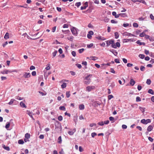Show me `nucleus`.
Instances as JSON below:
<instances>
[{
  "label": "nucleus",
  "mask_w": 154,
  "mask_h": 154,
  "mask_svg": "<svg viewBox=\"0 0 154 154\" xmlns=\"http://www.w3.org/2000/svg\"><path fill=\"white\" fill-rule=\"evenodd\" d=\"M89 58L90 59L93 60H95L98 59V58L97 57L95 56L91 57H90Z\"/></svg>",
  "instance_id": "6ab92c4d"
},
{
  "label": "nucleus",
  "mask_w": 154,
  "mask_h": 154,
  "mask_svg": "<svg viewBox=\"0 0 154 154\" xmlns=\"http://www.w3.org/2000/svg\"><path fill=\"white\" fill-rule=\"evenodd\" d=\"M59 109L60 110L65 111L66 110V108L64 106H60L59 107Z\"/></svg>",
  "instance_id": "bb28decb"
},
{
  "label": "nucleus",
  "mask_w": 154,
  "mask_h": 154,
  "mask_svg": "<svg viewBox=\"0 0 154 154\" xmlns=\"http://www.w3.org/2000/svg\"><path fill=\"white\" fill-rule=\"evenodd\" d=\"M3 147L7 151H9L10 149L8 146H5L4 145L3 146Z\"/></svg>",
  "instance_id": "4be33fe9"
},
{
  "label": "nucleus",
  "mask_w": 154,
  "mask_h": 154,
  "mask_svg": "<svg viewBox=\"0 0 154 154\" xmlns=\"http://www.w3.org/2000/svg\"><path fill=\"white\" fill-rule=\"evenodd\" d=\"M133 26L137 28L138 27V25L137 23H134L133 24Z\"/></svg>",
  "instance_id": "de8ad7c7"
},
{
  "label": "nucleus",
  "mask_w": 154,
  "mask_h": 154,
  "mask_svg": "<svg viewBox=\"0 0 154 154\" xmlns=\"http://www.w3.org/2000/svg\"><path fill=\"white\" fill-rule=\"evenodd\" d=\"M66 96L67 98L69 97L70 96V92L69 91H67L66 93Z\"/></svg>",
  "instance_id": "e433bc0d"
},
{
  "label": "nucleus",
  "mask_w": 154,
  "mask_h": 154,
  "mask_svg": "<svg viewBox=\"0 0 154 154\" xmlns=\"http://www.w3.org/2000/svg\"><path fill=\"white\" fill-rule=\"evenodd\" d=\"M76 131V129L75 128L73 129L72 131H68V133L70 135H72Z\"/></svg>",
  "instance_id": "9d476101"
},
{
  "label": "nucleus",
  "mask_w": 154,
  "mask_h": 154,
  "mask_svg": "<svg viewBox=\"0 0 154 154\" xmlns=\"http://www.w3.org/2000/svg\"><path fill=\"white\" fill-rule=\"evenodd\" d=\"M9 34L8 33V32L6 33L5 34L4 37V38L6 39H8L9 38Z\"/></svg>",
  "instance_id": "f3484780"
},
{
  "label": "nucleus",
  "mask_w": 154,
  "mask_h": 154,
  "mask_svg": "<svg viewBox=\"0 0 154 154\" xmlns=\"http://www.w3.org/2000/svg\"><path fill=\"white\" fill-rule=\"evenodd\" d=\"M90 75L87 76L85 78V80H86L85 81L84 83L86 85H88L91 82V79L89 78V76Z\"/></svg>",
  "instance_id": "f03ea898"
},
{
  "label": "nucleus",
  "mask_w": 154,
  "mask_h": 154,
  "mask_svg": "<svg viewBox=\"0 0 154 154\" xmlns=\"http://www.w3.org/2000/svg\"><path fill=\"white\" fill-rule=\"evenodd\" d=\"M145 35H146V34L144 32H143L140 33V37H144Z\"/></svg>",
  "instance_id": "ea45409f"
},
{
  "label": "nucleus",
  "mask_w": 154,
  "mask_h": 154,
  "mask_svg": "<svg viewBox=\"0 0 154 154\" xmlns=\"http://www.w3.org/2000/svg\"><path fill=\"white\" fill-rule=\"evenodd\" d=\"M109 123V121L108 120H106V121H104V124H106V125H107Z\"/></svg>",
  "instance_id": "e2e57ef3"
},
{
  "label": "nucleus",
  "mask_w": 154,
  "mask_h": 154,
  "mask_svg": "<svg viewBox=\"0 0 154 154\" xmlns=\"http://www.w3.org/2000/svg\"><path fill=\"white\" fill-rule=\"evenodd\" d=\"M57 52V51H55L52 53V55L54 57L56 56Z\"/></svg>",
  "instance_id": "09e8293b"
},
{
  "label": "nucleus",
  "mask_w": 154,
  "mask_h": 154,
  "mask_svg": "<svg viewBox=\"0 0 154 154\" xmlns=\"http://www.w3.org/2000/svg\"><path fill=\"white\" fill-rule=\"evenodd\" d=\"M71 54L74 57H75L76 56V52L74 51H72L71 52Z\"/></svg>",
  "instance_id": "58836bf2"
},
{
  "label": "nucleus",
  "mask_w": 154,
  "mask_h": 154,
  "mask_svg": "<svg viewBox=\"0 0 154 154\" xmlns=\"http://www.w3.org/2000/svg\"><path fill=\"white\" fill-rule=\"evenodd\" d=\"M139 57L141 59H143L144 58L145 56L144 54H140L139 55Z\"/></svg>",
  "instance_id": "f704fd0d"
},
{
  "label": "nucleus",
  "mask_w": 154,
  "mask_h": 154,
  "mask_svg": "<svg viewBox=\"0 0 154 154\" xmlns=\"http://www.w3.org/2000/svg\"><path fill=\"white\" fill-rule=\"evenodd\" d=\"M8 72L11 73V71L8 70H4V71H3L1 72V73L3 74H7L8 73Z\"/></svg>",
  "instance_id": "2eb2a0df"
},
{
  "label": "nucleus",
  "mask_w": 154,
  "mask_h": 154,
  "mask_svg": "<svg viewBox=\"0 0 154 154\" xmlns=\"http://www.w3.org/2000/svg\"><path fill=\"white\" fill-rule=\"evenodd\" d=\"M106 46L107 47L109 46L110 45H112V43L113 42V40H109L106 41Z\"/></svg>",
  "instance_id": "423d86ee"
},
{
  "label": "nucleus",
  "mask_w": 154,
  "mask_h": 154,
  "mask_svg": "<svg viewBox=\"0 0 154 154\" xmlns=\"http://www.w3.org/2000/svg\"><path fill=\"white\" fill-rule=\"evenodd\" d=\"M39 1L41 2L42 4L45 5H46L47 4V2L45 0Z\"/></svg>",
  "instance_id": "4c0bfd02"
},
{
  "label": "nucleus",
  "mask_w": 154,
  "mask_h": 154,
  "mask_svg": "<svg viewBox=\"0 0 154 154\" xmlns=\"http://www.w3.org/2000/svg\"><path fill=\"white\" fill-rule=\"evenodd\" d=\"M20 106L22 107L23 108H26V105L23 102H21L20 103Z\"/></svg>",
  "instance_id": "ddd939ff"
},
{
  "label": "nucleus",
  "mask_w": 154,
  "mask_h": 154,
  "mask_svg": "<svg viewBox=\"0 0 154 154\" xmlns=\"http://www.w3.org/2000/svg\"><path fill=\"white\" fill-rule=\"evenodd\" d=\"M67 39L71 41H72L73 40V37L72 36H71L70 37H68Z\"/></svg>",
  "instance_id": "49530a36"
},
{
  "label": "nucleus",
  "mask_w": 154,
  "mask_h": 154,
  "mask_svg": "<svg viewBox=\"0 0 154 154\" xmlns=\"http://www.w3.org/2000/svg\"><path fill=\"white\" fill-rule=\"evenodd\" d=\"M97 39L99 40L103 41L106 39L103 37L101 36H98L96 38Z\"/></svg>",
  "instance_id": "4468645a"
},
{
  "label": "nucleus",
  "mask_w": 154,
  "mask_h": 154,
  "mask_svg": "<svg viewBox=\"0 0 154 154\" xmlns=\"http://www.w3.org/2000/svg\"><path fill=\"white\" fill-rule=\"evenodd\" d=\"M151 83V81L149 79H147V80L146 82V83L148 85H149Z\"/></svg>",
  "instance_id": "473e14b6"
},
{
  "label": "nucleus",
  "mask_w": 154,
  "mask_h": 154,
  "mask_svg": "<svg viewBox=\"0 0 154 154\" xmlns=\"http://www.w3.org/2000/svg\"><path fill=\"white\" fill-rule=\"evenodd\" d=\"M139 109L142 112H144L145 111V108H143L140 106L139 107Z\"/></svg>",
  "instance_id": "b1692460"
},
{
  "label": "nucleus",
  "mask_w": 154,
  "mask_h": 154,
  "mask_svg": "<svg viewBox=\"0 0 154 154\" xmlns=\"http://www.w3.org/2000/svg\"><path fill=\"white\" fill-rule=\"evenodd\" d=\"M109 119L110 121H112V122H113L114 121V118L112 116L110 117H109Z\"/></svg>",
  "instance_id": "a19ab883"
},
{
  "label": "nucleus",
  "mask_w": 154,
  "mask_h": 154,
  "mask_svg": "<svg viewBox=\"0 0 154 154\" xmlns=\"http://www.w3.org/2000/svg\"><path fill=\"white\" fill-rule=\"evenodd\" d=\"M97 124L101 126H103L104 125L103 122L102 121L98 122Z\"/></svg>",
  "instance_id": "5fc2aeb1"
},
{
  "label": "nucleus",
  "mask_w": 154,
  "mask_h": 154,
  "mask_svg": "<svg viewBox=\"0 0 154 154\" xmlns=\"http://www.w3.org/2000/svg\"><path fill=\"white\" fill-rule=\"evenodd\" d=\"M93 34H94V33L92 31H89L88 32V33L87 35L88 38L89 39H91L92 37L91 35H93Z\"/></svg>",
  "instance_id": "0eeeda50"
},
{
  "label": "nucleus",
  "mask_w": 154,
  "mask_h": 154,
  "mask_svg": "<svg viewBox=\"0 0 154 154\" xmlns=\"http://www.w3.org/2000/svg\"><path fill=\"white\" fill-rule=\"evenodd\" d=\"M62 139L61 136H59L58 139V141L57 142L58 143L60 144L62 143Z\"/></svg>",
  "instance_id": "aec40b11"
},
{
  "label": "nucleus",
  "mask_w": 154,
  "mask_h": 154,
  "mask_svg": "<svg viewBox=\"0 0 154 154\" xmlns=\"http://www.w3.org/2000/svg\"><path fill=\"white\" fill-rule=\"evenodd\" d=\"M110 51L112 52L115 56L116 55L118 54L117 52L116 51L114 50H111Z\"/></svg>",
  "instance_id": "c756f323"
},
{
  "label": "nucleus",
  "mask_w": 154,
  "mask_h": 154,
  "mask_svg": "<svg viewBox=\"0 0 154 154\" xmlns=\"http://www.w3.org/2000/svg\"><path fill=\"white\" fill-rule=\"evenodd\" d=\"M15 98L18 100H21L23 99V98H22L19 96H17Z\"/></svg>",
  "instance_id": "2f4dec72"
},
{
  "label": "nucleus",
  "mask_w": 154,
  "mask_h": 154,
  "mask_svg": "<svg viewBox=\"0 0 154 154\" xmlns=\"http://www.w3.org/2000/svg\"><path fill=\"white\" fill-rule=\"evenodd\" d=\"M85 106L83 104H81L79 106V109L80 110H83L84 109Z\"/></svg>",
  "instance_id": "412c9836"
},
{
  "label": "nucleus",
  "mask_w": 154,
  "mask_h": 154,
  "mask_svg": "<svg viewBox=\"0 0 154 154\" xmlns=\"http://www.w3.org/2000/svg\"><path fill=\"white\" fill-rule=\"evenodd\" d=\"M130 41H133V40L132 39H123V42H128Z\"/></svg>",
  "instance_id": "9b49d317"
},
{
  "label": "nucleus",
  "mask_w": 154,
  "mask_h": 154,
  "mask_svg": "<svg viewBox=\"0 0 154 154\" xmlns=\"http://www.w3.org/2000/svg\"><path fill=\"white\" fill-rule=\"evenodd\" d=\"M71 32L72 34L75 35H77V32L76 28L74 27H73L71 29Z\"/></svg>",
  "instance_id": "39448f33"
},
{
  "label": "nucleus",
  "mask_w": 154,
  "mask_h": 154,
  "mask_svg": "<svg viewBox=\"0 0 154 154\" xmlns=\"http://www.w3.org/2000/svg\"><path fill=\"white\" fill-rule=\"evenodd\" d=\"M141 122L144 124H147L148 123L151 122V121L150 119H147L145 120V119H143L141 120Z\"/></svg>",
  "instance_id": "7ed1b4c3"
},
{
  "label": "nucleus",
  "mask_w": 154,
  "mask_h": 154,
  "mask_svg": "<svg viewBox=\"0 0 154 154\" xmlns=\"http://www.w3.org/2000/svg\"><path fill=\"white\" fill-rule=\"evenodd\" d=\"M84 49L82 48L79 50V53H82L84 51Z\"/></svg>",
  "instance_id": "8fccbe9b"
},
{
  "label": "nucleus",
  "mask_w": 154,
  "mask_h": 154,
  "mask_svg": "<svg viewBox=\"0 0 154 154\" xmlns=\"http://www.w3.org/2000/svg\"><path fill=\"white\" fill-rule=\"evenodd\" d=\"M111 22L112 23H118L117 21H116L114 20H111Z\"/></svg>",
  "instance_id": "4d7b16f0"
},
{
  "label": "nucleus",
  "mask_w": 154,
  "mask_h": 154,
  "mask_svg": "<svg viewBox=\"0 0 154 154\" xmlns=\"http://www.w3.org/2000/svg\"><path fill=\"white\" fill-rule=\"evenodd\" d=\"M108 97L109 100H110L113 97V96L112 95H110L108 96Z\"/></svg>",
  "instance_id": "3c124183"
},
{
  "label": "nucleus",
  "mask_w": 154,
  "mask_h": 154,
  "mask_svg": "<svg viewBox=\"0 0 154 154\" xmlns=\"http://www.w3.org/2000/svg\"><path fill=\"white\" fill-rule=\"evenodd\" d=\"M14 99H11V100L9 102V103H8V104L10 105H11L13 103V102L14 101Z\"/></svg>",
  "instance_id": "37998d69"
},
{
  "label": "nucleus",
  "mask_w": 154,
  "mask_h": 154,
  "mask_svg": "<svg viewBox=\"0 0 154 154\" xmlns=\"http://www.w3.org/2000/svg\"><path fill=\"white\" fill-rule=\"evenodd\" d=\"M93 46V43H91L90 44L88 45H87V47L88 48H90L92 47Z\"/></svg>",
  "instance_id": "79ce46f5"
},
{
  "label": "nucleus",
  "mask_w": 154,
  "mask_h": 154,
  "mask_svg": "<svg viewBox=\"0 0 154 154\" xmlns=\"http://www.w3.org/2000/svg\"><path fill=\"white\" fill-rule=\"evenodd\" d=\"M95 88L94 86H88L86 88V90L88 92H90L93 90Z\"/></svg>",
  "instance_id": "20e7f679"
},
{
  "label": "nucleus",
  "mask_w": 154,
  "mask_h": 154,
  "mask_svg": "<svg viewBox=\"0 0 154 154\" xmlns=\"http://www.w3.org/2000/svg\"><path fill=\"white\" fill-rule=\"evenodd\" d=\"M149 40L151 42L154 41V37H150Z\"/></svg>",
  "instance_id": "6e6d98bb"
},
{
  "label": "nucleus",
  "mask_w": 154,
  "mask_h": 154,
  "mask_svg": "<svg viewBox=\"0 0 154 154\" xmlns=\"http://www.w3.org/2000/svg\"><path fill=\"white\" fill-rule=\"evenodd\" d=\"M127 127V126L126 125H122V128L123 129H126Z\"/></svg>",
  "instance_id": "69168bd1"
},
{
  "label": "nucleus",
  "mask_w": 154,
  "mask_h": 154,
  "mask_svg": "<svg viewBox=\"0 0 154 154\" xmlns=\"http://www.w3.org/2000/svg\"><path fill=\"white\" fill-rule=\"evenodd\" d=\"M148 93L152 94H154L153 91L151 89H149V90Z\"/></svg>",
  "instance_id": "7c9ffc66"
},
{
  "label": "nucleus",
  "mask_w": 154,
  "mask_h": 154,
  "mask_svg": "<svg viewBox=\"0 0 154 154\" xmlns=\"http://www.w3.org/2000/svg\"><path fill=\"white\" fill-rule=\"evenodd\" d=\"M135 82V81L133 79H131L130 80V83L132 86H133L134 85Z\"/></svg>",
  "instance_id": "a211bd4d"
},
{
  "label": "nucleus",
  "mask_w": 154,
  "mask_h": 154,
  "mask_svg": "<svg viewBox=\"0 0 154 154\" xmlns=\"http://www.w3.org/2000/svg\"><path fill=\"white\" fill-rule=\"evenodd\" d=\"M120 46V44L119 42H117L116 43H114V41L113 40V42L112 43V47L114 48H116L117 47H119Z\"/></svg>",
  "instance_id": "f257e3e1"
},
{
  "label": "nucleus",
  "mask_w": 154,
  "mask_h": 154,
  "mask_svg": "<svg viewBox=\"0 0 154 154\" xmlns=\"http://www.w3.org/2000/svg\"><path fill=\"white\" fill-rule=\"evenodd\" d=\"M30 73L29 72H24L23 75V77L25 78H29L30 77Z\"/></svg>",
  "instance_id": "6e6552de"
},
{
  "label": "nucleus",
  "mask_w": 154,
  "mask_h": 154,
  "mask_svg": "<svg viewBox=\"0 0 154 154\" xmlns=\"http://www.w3.org/2000/svg\"><path fill=\"white\" fill-rule=\"evenodd\" d=\"M25 137L26 138L28 139L30 137V134L28 133H26L25 135Z\"/></svg>",
  "instance_id": "a878e982"
},
{
  "label": "nucleus",
  "mask_w": 154,
  "mask_h": 154,
  "mask_svg": "<svg viewBox=\"0 0 154 154\" xmlns=\"http://www.w3.org/2000/svg\"><path fill=\"white\" fill-rule=\"evenodd\" d=\"M81 5V3L80 2H77L75 4V5L78 8Z\"/></svg>",
  "instance_id": "c03bdc74"
},
{
  "label": "nucleus",
  "mask_w": 154,
  "mask_h": 154,
  "mask_svg": "<svg viewBox=\"0 0 154 154\" xmlns=\"http://www.w3.org/2000/svg\"><path fill=\"white\" fill-rule=\"evenodd\" d=\"M44 135L43 134H41L39 136V138L41 139H43L44 138Z\"/></svg>",
  "instance_id": "680f3d73"
},
{
  "label": "nucleus",
  "mask_w": 154,
  "mask_h": 154,
  "mask_svg": "<svg viewBox=\"0 0 154 154\" xmlns=\"http://www.w3.org/2000/svg\"><path fill=\"white\" fill-rule=\"evenodd\" d=\"M114 61H115V62H116V63H120L119 60L118 59H115Z\"/></svg>",
  "instance_id": "338daca9"
},
{
  "label": "nucleus",
  "mask_w": 154,
  "mask_h": 154,
  "mask_svg": "<svg viewBox=\"0 0 154 154\" xmlns=\"http://www.w3.org/2000/svg\"><path fill=\"white\" fill-rule=\"evenodd\" d=\"M120 16L122 17H127V15L126 13L120 14Z\"/></svg>",
  "instance_id": "5701e85b"
},
{
  "label": "nucleus",
  "mask_w": 154,
  "mask_h": 154,
  "mask_svg": "<svg viewBox=\"0 0 154 154\" xmlns=\"http://www.w3.org/2000/svg\"><path fill=\"white\" fill-rule=\"evenodd\" d=\"M10 126V123L8 122L7 124H6V125H5V127L6 129H7V128H9Z\"/></svg>",
  "instance_id": "72a5a7b5"
},
{
  "label": "nucleus",
  "mask_w": 154,
  "mask_h": 154,
  "mask_svg": "<svg viewBox=\"0 0 154 154\" xmlns=\"http://www.w3.org/2000/svg\"><path fill=\"white\" fill-rule=\"evenodd\" d=\"M50 64L47 65V66L46 67L45 69H46L47 70L50 69Z\"/></svg>",
  "instance_id": "bf43d9fd"
},
{
  "label": "nucleus",
  "mask_w": 154,
  "mask_h": 154,
  "mask_svg": "<svg viewBox=\"0 0 154 154\" xmlns=\"http://www.w3.org/2000/svg\"><path fill=\"white\" fill-rule=\"evenodd\" d=\"M32 75L33 76H35L36 75V72L35 71H33L32 72Z\"/></svg>",
  "instance_id": "052dcab7"
},
{
  "label": "nucleus",
  "mask_w": 154,
  "mask_h": 154,
  "mask_svg": "<svg viewBox=\"0 0 154 154\" xmlns=\"http://www.w3.org/2000/svg\"><path fill=\"white\" fill-rule=\"evenodd\" d=\"M152 129H153V126L152 125H150L147 128V130L148 131H152Z\"/></svg>",
  "instance_id": "dca6fc26"
},
{
  "label": "nucleus",
  "mask_w": 154,
  "mask_h": 154,
  "mask_svg": "<svg viewBox=\"0 0 154 154\" xmlns=\"http://www.w3.org/2000/svg\"><path fill=\"white\" fill-rule=\"evenodd\" d=\"M18 143L19 144H23L24 142L22 140H20L18 141Z\"/></svg>",
  "instance_id": "c85d7f7f"
},
{
  "label": "nucleus",
  "mask_w": 154,
  "mask_h": 154,
  "mask_svg": "<svg viewBox=\"0 0 154 154\" xmlns=\"http://www.w3.org/2000/svg\"><path fill=\"white\" fill-rule=\"evenodd\" d=\"M58 119L59 121H61L63 119V117L62 116H60L58 117Z\"/></svg>",
  "instance_id": "603ef678"
},
{
  "label": "nucleus",
  "mask_w": 154,
  "mask_h": 154,
  "mask_svg": "<svg viewBox=\"0 0 154 154\" xmlns=\"http://www.w3.org/2000/svg\"><path fill=\"white\" fill-rule=\"evenodd\" d=\"M145 69V67L143 66H141L140 67V70L142 71H144Z\"/></svg>",
  "instance_id": "c9c22d12"
},
{
  "label": "nucleus",
  "mask_w": 154,
  "mask_h": 154,
  "mask_svg": "<svg viewBox=\"0 0 154 154\" xmlns=\"http://www.w3.org/2000/svg\"><path fill=\"white\" fill-rule=\"evenodd\" d=\"M136 99L137 102L140 101L141 100L140 98L139 97H137Z\"/></svg>",
  "instance_id": "13d9d810"
},
{
  "label": "nucleus",
  "mask_w": 154,
  "mask_h": 154,
  "mask_svg": "<svg viewBox=\"0 0 154 154\" xmlns=\"http://www.w3.org/2000/svg\"><path fill=\"white\" fill-rule=\"evenodd\" d=\"M75 65L79 69H81L82 68V66L80 64L77 63L75 64Z\"/></svg>",
  "instance_id": "a18cd8bd"
},
{
  "label": "nucleus",
  "mask_w": 154,
  "mask_h": 154,
  "mask_svg": "<svg viewBox=\"0 0 154 154\" xmlns=\"http://www.w3.org/2000/svg\"><path fill=\"white\" fill-rule=\"evenodd\" d=\"M124 35L128 36H134L133 34L127 32H125L124 33Z\"/></svg>",
  "instance_id": "f8f14e48"
},
{
  "label": "nucleus",
  "mask_w": 154,
  "mask_h": 154,
  "mask_svg": "<svg viewBox=\"0 0 154 154\" xmlns=\"http://www.w3.org/2000/svg\"><path fill=\"white\" fill-rule=\"evenodd\" d=\"M115 38L116 39L118 38L119 37V35L118 32H115Z\"/></svg>",
  "instance_id": "cd10ccee"
},
{
  "label": "nucleus",
  "mask_w": 154,
  "mask_h": 154,
  "mask_svg": "<svg viewBox=\"0 0 154 154\" xmlns=\"http://www.w3.org/2000/svg\"><path fill=\"white\" fill-rule=\"evenodd\" d=\"M66 86V83H63L61 85V87L62 88H65Z\"/></svg>",
  "instance_id": "393cba45"
},
{
  "label": "nucleus",
  "mask_w": 154,
  "mask_h": 154,
  "mask_svg": "<svg viewBox=\"0 0 154 154\" xmlns=\"http://www.w3.org/2000/svg\"><path fill=\"white\" fill-rule=\"evenodd\" d=\"M26 112V114H28L32 118V119L33 120H34V119L32 116V112H31L29 111V110H27Z\"/></svg>",
  "instance_id": "1a4fd4ad"
},
{
  "label": "nucleus",
  "mask_w": 154,
  "mask_h": 154,
  "mask_svg": "<svg viewBox=\"0 0 154 154\" xmlns=\"http://www.w3.org/2000/svg\"><path fill=\"white\" fill-rule=\"evenodd\" d=\"M35 67L34 66H32L30 67V70H32L35 69Z\"/></svg>",
  "instance_id": "0e129e2a"
},
{
  "label": "nucleus",
  "mask_w": 154,
  "mask_h": 154,
  "mask_svg": "<svg viewBox=\"0 0 154 154\" xmlns=\"http://www.w3.org/2000/svg\"><path fill=\"white\" fill-rule=\"evenodd\" d=\"M91 135L92 137H94L95 136L97 135V133L95 132L92 133L91 134Z\"/></svg>",
  "instance_id": "864d4df0"
},
{
  "label": "nucleus",
  "mask_w": 154,
  "mask_h": 154,
  "mask_svg": "<svg viewBox=\"0 0 154 154\" xmlns=\"http://www.w3.org/2000/svg\"><path fill=\"white\" fill-rule=\"evenodd\" d=\"M150 17L152 20H154V16L152 14L150 15Z\"/></svg>",
  "instance_id": "774afa93"
}]
</instances>
